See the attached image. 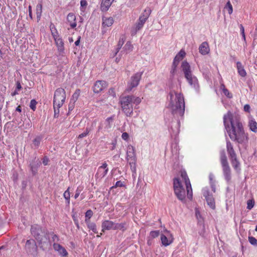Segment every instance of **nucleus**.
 <instances>
[{
    "label": "nucleus",
    "instance_id": "f257e3e1",
    "mask_svg": "<svg viewBox=\"0 0 257 257\" xmlns=\"http://www.w3.org/2000/svg\"><path fill=\"white\" fill-rule=\"evenodd\" d=\"M223 123L230 139L239 144L247 141V135L245 133L240 118L228 111L223 116Z\"/></svg>",
    "mask_w": 257,
    "mask_h": 257
},
{
    "label": "nucleus",
    "instance_id": "f03ea898",
    "mask_svg": "<svg viewBox=\"0 0 257 257\" xmlns=\"http://www.w3.org/2000/svg\"><path fill=\"white\" fill-rule=\"evenodd\" d=\"M175 95V100H173V92L170 93L171 101L170 106L173 113H178L179 115L182 116L185 111V102L183 95L181 93L174 92Z\"/></svg>",
    "mask_w": 257,
    "mask_h": 257
},
{
    "label": "nucleus",
    "instance_id": "7ed1b4c3",
    "mask_svg": "<svg viewBox=\"0 0 257 257\" xmlns=\"http://www.w3.org/2000/svg\"><path fill=\"white\" fill-rule=\"evenodd\" d=\"M66 99V92L62 88H57L54 95L53 108L54 110V117H58L59 115V109L61 107Z\"/></svg>",
    "mask_w": 257,
    "mask_h": 257
},
{
    "label": "nucleus",
    "instance_id": "20e7f679",
    "mask_svg": "<svg viewBox=\"0 0 257 257\" xmlns=\"http://www.w3.org/2000/svg\"><path fill=\"white\" fill-rule=\"evenodd\" d=\"M181 68L189 84L196 87L198 85V80L195 76H193L189 64L186 61H184L181 64Z\"/></svg>",
    "mask_w": 257,
    "mask_h": 257
},
{
    "label": "nucleus",
    "instance_id": "39448f33",
    "mask_svg": "<svg viewBox=\"0 0 257 257\" xmlns=\"http://www.w3.org/2000/svg\"><path fill=\"white\" fill-rule=\"evenodd\" d=\"M119 103L122 111L127 116H130L133 113L132 97L128 95L122 97Z\"/></svg>",
    "mask_w": 257,
    "mask_h": 257
},
{
    "label": "nucleus",
    "instance_id": "423d86ee",
    "mask_svg": "<svg viewBox=\"0 0 257 257\" xmlns=\"http://www.w3.org/2000/svg\"><path fill=\"white\" fill-rule=\"evenodd\" d=\"M220 160L225 179L227 182H229L230 181L231 178V169L229 166L227 157L224 150L221 151L220 153Z\"/></svg>",
    "mask_w": 257,
    "mask_h": 257
},
{
    "label": "nucleus",
    "instance_id": "0eeeda50",
    "mask_svg": "<svg viewBox=\"0 0 257 257\" xmlns=\"http://www.w3.org/2000/svg\"><path fill=\"white\" fill-rule=\"evenodd\" d=\"M151 13V10L149 8L146 9L139 17L136 26L131 30L132 35H135L137 32L143 28L147 19Z\"/></svg>",
    "mask_w": 257,
    "mask_h": 257
},
{
    "label": "nucleus",
    "instance_id": "6e6552de",
    "mask_svg": "<svg viewBox=\"0 0 257 257\" xmlns=\"http://www.w3.org/2000/svg\"><path fill=\"white\" fill-rule=\"evenodd\" d=\"M31 233L37 240L40 245H43L47 241V238L45 233L42 231V227L38 225L32 226Z\"/></svg>",
    "mask_w": 257,
    "mask_h": 257
},
{
    "label": "nucleus",
    "instance_id": "1a4fd4ad",
    "mask_svg": "<svg viewBox=\"0 0 257 257\" xmlns=\"http://www.w3.org/2000/svg\"><path fill=\"white\" fill-rule=\"evenodd\" d=\"M174 193L178 199L183 201L185 199V190L179 178H175L173 180Z\"/></svg>",
    "mask_w": 257,
    "mask_h": 257
},
{
    "label": "nucleus",
    "instance_id": "9d476101",
    "mask_svg": "<svg viewBox=\"0 0 257 257\" xmlns=\"http://www.w3.org/2000/svg\"><path fill=\"white\" fill-rule=\"evenodd\" d=\"M126 160L130 165L131 169L133 172L136 170L137 158L135 154V148L132 146H128L126 151Z\"/></svg>",
    "mask_w": 257,
    "mask_h": 257
},
{
    "label": "nucleus",
    "instance_id": "9b49d317",
    "mask_svg": "<svg viewBox=\"0 0 257 257\" xmlns=\"http://www.w3.org/2000/svg\"><path fill=\"white\" fill-rule=\"evenodd\" d=\"M25 249L29 255L33 257H36L38 254V246L36 241L33 239L27 240Z\"/></svg>",
    "mask_w": 257,
    "mask_h": 257
},
{
    "label": "nucleus",
    "instance_id": "f8f14e48",
    "mask_svg": "<svg viewBox=\"0 0 257 257\" xmlns=\"http://www.w3.org/2000/svg\"><path fill=\"white\" fill-rule=\"evenodd\" d=\"M143 74L142 72H137L133 75L127 83V88L126 91L130 92L134 88L138 86L139 84L140 81L142 78Z\"/></svg>",
    "mask_w": 257,
    "mask_h": 257
},
{
    "label": "nucleus",
    "instance_id": "ddd939ff",
    "mask_svg": "<svg viewBox=\"0 0 257 257\" xmlns=\"http://www.w3.org/2000/svg\"><path fill=\"white\" fill-rule=\"evenodd\" d=\"M181 176L183 180H184L186 185L187 197L190 200H191L193 197V191L191 187V184L190 180L188 177V175L187 174V173L184 171H181Z\"/></svg>",
    "mask_w": 257,
    "mask_h": 257
},
{
    "label": "nucleus",
    "instance_id": "4468645a",
    "mask_svg": "<svg viewBox=\"0 0 257 257\" xmlns=\"http://www.w3.org/2000/svg\"><path fill=\"white\" fill-rule=\"evenodd\" d=\"M114 120V116H111L110 117H107L104 123L101 122L98 127L97 132H99L100 131H106L108 132L111 128L112 122Z\"/></svg>",
    "mask_w": 257,
    "mask_h": 257
},
{
    "label": "nucleus",
    "instance_id": "2eb2a0df",
    "mask_svg": "<svg viewBox=\"0 0 257 257\" xmlns=\"http://www.w3.org/2000/svg\"><path fill=\"white\" fill-rule=\"evenodd\" d=\"M107 84L103 80L96 81L93 86V91L95 93H98L106 88Z\"/></svg>",
    "mask_w": 257,
    "mask_h": 257
},
{
    "label": "nucleus",
    "instance_id": "dca6fc26",
    "mask_svg": "<svg viewBox=\"0 0 257 257\" xmlns=\"http://www.w3.org/2000/svg\"><path fill=\"white\" fill-rule=\"evenodd\" d=\"M108 171L107 164L105 162L103 163L101 166L98 167L95 176L97 178H102L107 174Z\"/></svg>",
    "mask_w": 257,
    "mask_h": 257
},
{
    "label": "nucleus",
    "instance_id": "f3484780",
    "mask_svg": "<svg viewBox=\"0 0 257 257\" xmlns=\"http://www.w3.org/2000/svg\"><path fill=\"white\" fill-rule=\"evenodd\" d=\"M114 226L115 222L108 220H104L101 224L102 231L104 232L105 230H114Z\"/></svg>",
    "mask_w": 257,
    "mask_h": 257
},
{
    "label": "nucleus",
    "instance_id": "a211bd4d",
    "mask_svg": "<svg viewBox=\"0 0 257 257\" xmlns=\"http://www.w3.org/2000/svg\"><path fill=\"white\" fill-rule=\"evenodd\" d=\"M54 249L58 252L62 256L65 257L68 255V252L66 249L59 243L54 242L53 244Z\"/></svg>",
    "mask_w": 257,
    "mask_h": 257
},
{
    "label": "nucleus",
    "instance_id": "6ab92c4d",
    "mask_svg": "<svg viewBox=\"0 0 257 257\" xmlns=\"http://www.w3.org/2000/svg\"><path fill=\"white\" fill-rule=\"evenodd\" d=\"M66 23L69 24L71 28L74 29L77 26L76 16L74 14L70 13L68 14L66 18Z\"/></svg>",
    "mask_w": 257,
    "mask_h": 257
},
{
    "label": "nucleus",
    "instance_id": "aec40b11",
    "mask_svg": "<svg viewBox=\"0 0 257 257\" xmlns=\"http://www.w3.org/2000/svg\"><path fill=\"white\" fill-rule=\"evenodd\" d=\"M53 39L57 47L58 51L60 52H63L64 51V43L62 38L58 36Z\"/></svg>",
    "mask_w": 257,
    "mask_h": 257
},
{
    "label": "nucleus",
    "instance_id": "412c9836",
    "mask_svg": "<svg viewBox=\"0 0 257 257\" xmlns=\"http://www.w3.org/2000/svg\"><path fill=\"white\" fill-rule=\"evenodd\" d=\"M199 51L203 55L208 54L210 52V48L207 42H204L199 46Z\"/></svg>",
    "mask_w": 257,
    "mask_h": 257
},
{
    "label": "nucleus",
    "instance_id": "4be33fe9",
    "mask_svg": "<svg viewBox=\"0 0 257 257\" xmlns=\"http://www.w3.org/2000/svg\"><path fill=\"white\" fill-rule=\"evenodd\" d=\"M114 1V0H101L100 10L102 12L107 11Z\"/></svg>",
    "mask_w": 257,
    "mask_h": 257
},
{
    "label": "nucleus",
    "instance_id": "5701e85b",
    "mask_svg": "<svg viewBox=\"0 0 257 257\" xmlns=\"http://www.w3.org/2000/svg\"><path fill=\"white\" fill-rule=\"evenodd\" d=\"M226 150L229 158L236 156L233 145L229 141L226 142Z\"/></svg>",
    "mask_w": 257,
    "mask_h": 257
},
{
    "label": "nucleus",
    "instance_id": "b1692460",
    "mask_svg": "<svg viewBox=\"0 0 257 257\" xmlns=\"http://www.w3.org/2000/svg\"><path fill=\"white\" fill-rule=\"evenodd\" d=\"M185 51L184 50L181 49L175 57L173 63H175L177 65H178L179 62L182 60L185 57Z\"/></svg>",
    "mask_w": 257,
    "mask_h": 257
},
{
    "label": "nucleus",
    "instance_id": "393cba45",
    "mask_svg": "<svg viewBox=\"0 0 257 257\" xmlns=\"http://www.w3.org/2000/svg\"><path fill=\"white\" fill-rule=\"evenodd\" d=\"M113 22V19L111 17L102 18V26L103 27H110Z\"/></svg>",
    "mask_w": 257,
    "mask_h": 257
},
{
    "label": "nucleus",
    "instance_id": "a878e982",
    "mask_svg": "<svg viewBox=\"0 0 257 257\" xmlns=\"http://www.w3.org/2000/svg\"><path fill=\"white\" fill-rule=\"evenodd\" d=\"M126 223L125 222L121 223H115L114 230H119L124 232L126 230Z\"/></svg>",
    "mask_w": 257,
    "mask_h": 257
},
{
    "label": "nucleus",
    "instance_id": "bb28decb",
    "mask_svg": "<svg viewBox=\"0 0 257 257\" xmlns=\"http://www.w3.org/2000/svg\"><path fill=\"white\" fill-rule=\"evenodd\" d=\"M236 65L238 74L241 77H245L246 75V73L243 67L242 66L241 63L240 62H237Z\"/></svg>",
    "mask_w": 257,
    "mask_h": 257
},
{
    "label": "nucleus",
    "instance_id": "cd10ccee",
    "mask_svg": "<svg viewBox=\"0 0 257 257\" xmlns=\"http://www.w3.org/2000/svg\"><path fill=\"white\" fill-rule=\"evenodd\" d=\"M230 162L232 167L234 169L237 170L240 165V163L237 159V156L230 158Z\"/></svg>",
    "mask_w": 257,
    "mask_h": 257
},
{
    "label": "nucleus",
    "instance_id": "c85d7f7f",
    "mask_svg": "<svg viewBox=\"0 0 257 257\" xmlns=\"http://www.w3.org/2000/svg\"><path fill=\"white\" fill-rule=\"evenodd\" d=\"M206 201L207 202L208 205L212 208L215 209V201L212 196L208 195L207 196H205Z\"/></svg>",
    "mask_w": 257,
    "mask_h": 257
},
{
    "label": "nucleus",
    "instance_id": "c756f323",
    "mask_svg": "<svg viewBox=\"0 0 257 257\" xmlns=\"http://www.w3.org/2000/svg\"><path fill=\"white\" fill-rule=\"evenodd\" d=\"M98 122L97 119H95L93 120L90 123H88L86 128V130L89 133H90L94 128L96 127Z\"/></svg>",
    "mask_w": 257,
    "mask_h": 257
},
{
    "label": "nucleus",
    "instance_id": "7c9ffc66",
    "mask_svg": "<svg viewBox=\"0 0 257 257\" xmlns=\"http://www.w3.org/2000/svg\"><path fill=\"white\" fill-rule=\"evenodd\" d=\"M220 89L222 90L223 94L228 98H231L232 97V94L229 92V90L225 88V86L223 83L220 84Z\"/></svg>",
    "mask_w": 257,
    "mask_h": 257
},
{
    "label": "nucleus",
    "instance_id": "2f4dec72",
    "mask_svg": "<svg viewBox=\"0 0 257 257\" xmlns=\"http://www.w3.org/2000/svg\"><path fill=\"white\" fill-rule=\"evenodd\" d=\"M80 90L79 89H77L74 93L73 94L70 101L71 102H73V104L78 100L80 95Z\"/></svg>",
    "mask_w": 257,
    "mask_h": 257
},
{
    "label": "nucleus",
    "instance_id": "473e14b6",
    "mask_svg": "<svg viewBox=\"0 0 257 257\" xmlns=\"http://www.w3.org/2000/svg\"><path fill=\"white\" fill-rule=\"evenodd\" d=\"M161 240L163 245L166 246L170 245L172 242V240H169L164 234L161 235Z\"/></svg>",
    "mask_w": 257,
    "mask_h": 257
},
{
    "label": "nucleus",
    "instance_id": "72a5a7b5",
    "mask_svg": "<svg viewBox=\"0 0 257 257\" xmlns=\"http://www.w3.org/2000/svg\"><path fill=\"white\" fill-rule=\"evenodd\" d=\"M125 38L124 36H121L119 38L118 42L117 45V48H116V51L115 53V55H116L117 53L119 52V50L121 49L122 45H123V44L125 42Z\"/></svg>",
    "mask_w": 257,
    "mask_h": 257
},
{
    "label": "nucleus",
    "instance_id": "f704fd0d",
    "mask_svg": "<svg viewBox=\"0 0 257 257\" xmlns=\"http://www.w3.org/2000/svg\"><path fill=\"white\" fill-rule=\"evenodd\" d=\"M86 223L87 225L88 228L90 230H91L95 233H97L96 225L95 223L91 222V221L86 222Z\"/></svg>",
    "mask_w": 257,
    "mask_h": 257
},
{
    "label": "nucleus",
    "instance_id": "c9c22d12",
    "mask_svg": "<svg viewBox=\"0 0 257 257\" xmlns=\"http://www.w3.org/2000/svg\"><path fill=\"white\" fill-rule=\"evenodd\" d=\"M50 29L51 30V35H52L53 38L59 36L58 31H57L55 25L53 24H51V25L50 26Z\"/></svg>",
    "mask_w": 257,
    "mask_h": 257
},
{
    "label": "nucleus",
    "instance_id": "e433bc0d",
    "mask_svg": "<svg viewBox=\"0 0 257 257\" xmlns=\"http://www.w3.org/2000/svg\"><path fill=\"white\" fill-rule=\"evenodd\" d=\"M42 13V6L41 4L37 5L36 7V15L38 21L40 20Z\"/></svg>",
    "mask_w": 257,
    "mask_h": 257
},
{
    "label": "nucleus",
    "instance_id": "4c0bfd02",
    "mask_svg": "<svg viewBox=\"0 0 257 257\" xmlns=\"http://www.w3.org/2000/svg\"><path fill=\"white\" fill-rule=\"evenodd\" d=\"M249 126L250 130L253 132H257V123L253 120H251L249 123Z\"/></svg>",
    "mask_w": 257,
    "mask_h": 257
},
{
    "label": "nucleus",
    "instance_id": "58836bf2",
    "mask_svg": "<svg viewBox=\"0 0 257 257\" xmlns=\"http://www.w3.org/2000/svg\"><path fill=\"white\" fill-rule=\"evenodd\" d=\"M41 138L37 137L33 140V145L35 148H38L41 143Z\"/></svg>",
    "mask_w": 257,
    "mask_h": 257
},
{
    "label": "nucleus",
    "instance_id": "ea45409f",
    "mask_svg": "<svg viewBox=\"0 0 257 257\" xmlns=\"http://www.w3.org/2000/svg\"><path fill=\"white\" fill-rule=\"evenodd\" d=\"M70 187H68V189L64 192L63 194V196L64 198L66 199L68 204L70 203V194L69 192Z\"/></svg>",
    "mask_w": 257,
    "mask_h": 257
},
{
    "label": "nucleus",
    "instance_id": "a19ab883",
    "mask_svg": "<svg viewBox=\"0 0 257 257\" xmlns=\"http://www.w3.org/2000/svg\"><path fill=\"white\" fill-rule=\"evenodd\" d=\"M93 215V212L91 210H88L85 213V221L89 222L90 221V219Z\"/></svg>",
    "mask_w": 257,
    "mask_h": 257
},
{
    "label": "nucleus",
    "instance_id": "79ce46f5",
    "mask_svg": "<svg viewBox=\"0 0 257 257\" xmlns=\"http://www.w3.org/2000/svg\"><path fill=\"white\" fill-rule=\"evenodd\" d=\"M226 9L229 15H231L233 12V8L230 2V1H228L225 6L224 8Z\"/></svg>",
    "mask_w": 257,
    "mask_h": 257
},
{
    "label": "nucleus",
    "instance_id": "37998d69",
    "mask_svg": "<svg viewBox=\"0 0 257 257\" xmlns=\"http://www.w3.org/2000/svg\"><path fill=\"white\" fill-rule=\"evenodd\" d=\"M133 48H134L133 45L132 44L131 42L130 41L127 42L124 47V50L128 52L132 51L133 49Z\"/></svg>",
    "mask_w": 257,
    "mask_h": 257
},
{
    "label": "nucleus",
    "instance_id": "c03bdc74",
    "mask_svg": "<svg viewBox=\"0 0 257 257\" xmlns=\"http://www.w3.org/2000/svg\"><path fill=\"white\" fill-rule=\"evenodd\" d=\"M132 97V103L136 105L139 104L142 101V98L140 97H136L134 95H131Z\"/></svg>",
    "mask_w": 257,
    "mask_h": 257
},
{
    "label": "nucleus",
    "instance_id": "a18cd8bd",
    "mask_svg": "<svg viewBox=\"0 0 257 257\" xmlns=\"http://www.w3.org/2000/svg\"><path fill=\"white\" fill-rule=\"evenodd\" d=\"M87 6V2L86 0H81V1H80V10L82 12L85 11Z\"/></svg>",
    "mask_w": 257,
    "mask_h": 257
},
{
    "label": "nucleus",
    "instance_id": "49530a36",
    "mask_svg": "<svg viewBox=\"0 0 257 257\" xmlns=\"http://www.w3.org/2000/svg\"><path fill=\"white\" fill-rule=\"evenodd\" d=\"M160 231L159 230H154L150 232V236L152 238H155L159 235Z\"/></svg>",
    "mask_w": 257,
    "mask_h": 257
},
{
    "label": "nucleus",
    "instance_id": "de8ad7c7",
    "mask_svg": "<svg viewBox=\"0 0 257 257\" xmlns=\"http://www.w3.org/2000/svg\"><path fill=\"white\" fill-rule=\"evenodd\" d=\"M37 104V102L35 99H32L31 100L30 107L33 111H35L36 109V105Z\"/></svg>",
    "mask_w": 257,
    "mask_h": 257
},
{
    "label": "nucleus",
    "instance_id": "09e8293b",
    "mask_svg": "<svg viewBox=\"0 0 257 257\" xmlns=\"http://www.w3.org/2000/svg\"><path fill=\"white\" fill-rule=\"evenodd\" d=\"M248 241L251 244L257 246V239L255 237L249 236Z\"/></svg>",
    "mask_w": 257,
    "mask_h": 257
},
{
    "label": "nucleus",
    "instance_id": "8fccbe9b",
    "mask_svg": "<svg viewBox=\"0 0 257 257\" xmlns=\"http://www.w3.org/2000/svg\"><path fill=\"white\" fill-rule=\"evenodd\" d=\"M254 202L253 200H248L247 202V208L250 210L254 206Z\"/></svg>",
    "mask_w": 257,
    "mask_h": 257
},
{
    "label": "nucleus",
    "instance_id": "3c124183",
    "mask_svg": "<svg viewBox=\"0 0 257 257\" xmlns=\"http://www.w3.org/2000/svg\"><path fill=\"white\" fill-rule=\"evenodd\" d=\"M123 186H124L123 183L120 181H118L115 183V185L111 187V188L112 189V188H116L118 187H123Z\"/></svg>",
    "mask_w": 257,
    "mask_h": 257
},
{
    "label": "nucleus",
    "instance_id": "603ef678",
    "mask_svg": "<svg viewBox=\"0 0 257 257\" xmlns=\"http://www.w3.org/2000/svg\"><path fill=\"white\" fill-rule=\"evenodd\" d=\"M51 235L53 241L58 242L59 241V237L57 235L53 232L51 233Z\"/></svg>",
    "mask_w": 257,
    "mask_h": 257
},
{
    "label": "nucleus",
    "instance_id": "864d4df0",
    "mask_svg": "<svg viewBox=\"0 0 257 257\" xmlns=\"http://www.w3.org/2000/svg\"><path fill=\"white\" fill-rule=\"evenodd\" d=\"M90 133L88 132L86 130L82 134H80L78 136V139H82L86 137Z\"/></svg>",
    "mask_w": 257,
    "mask_h": 257
},
{
    "label": "nucleus",
    "instance_id": "5fc2aeb1",
    "mask_svg": "<svg viewBox=\"0 0 257 257\" xmlns=\"http://www.w3.org/2000/svg\"><path fill=\"white\" fill-rule=\"evenodd\" d=\"M177 66L178 65H177L175 63H173L172 69L170 71L171 73H172L173 75L175 73Z\"/></svg>",
    "mask_w": 257,
    "mask_h": 257
},
{
    "label": "nucleus",
    "instance_id": "6e6d98bb",
    "mask_svg": "<svg viewBox=\"0 0 257 257\" xmlns=\"http://www.w3.org/2000/svg\"><path fill=\"white\" fill-rule=\"evenodd\" d=\"M109 95L112 96L113 97H115V92L114 88H111L108 90V92Z\"/></svg>",
    "mask_w": 257,
    "mask_h": 257
},
{
    "label": "nucleus",
    "instance_id": "4d7b16f0",
    "mask_svg": "<svg viewBox=\"0 0 257 257\" xmlns=\"http://www.w3.org/2000/svg\"><path fill=\"white\" fill-rule=\"evenodd\" d=\"M121 138L123 140L127 141L128 139L129 135L127 133L124 132L122 134Z\"/></svg>",
    "mask_w": 257,
    "mask_h": 257
},
{
    "label": "nucleus",
    "instance_id": "13d9d810",
    "mask_svg": "<svg viewBox=\"0 0 257 257\" xmlns=\"http://www.w3.org/2000/svg\"><path fill=\"white\" fill-rule=\"evenodd\" d=\"M240 30L242 37L245 40V34H244V27H243V26L242 25H240Z\"/></svg>",
    "mask_w": 257,
    "mask_h": 257
},
{
    "label": "nucleus",
    "instance_id": "bf43d9fd",
    "mask_svg": "<svg viewBox=\"0 0 257 257\" xmlns=\"http://www.w3.org/2000/svg\"><path fill=\"white\" fill-rule=\"evenodd\" d=\"M243 109L245 111L249 112L250 110V107L249 104H245L244 106Z\"/></svg>",
    "mask_w": 257,
    "mask_h": 257
},
{
    "label": "nucleus",
    "instance_id": "052dcab7",
    "mask_svg": "<svg viewBox=\"0 0 257 257\" xmlns=\"http://www.w3.org/2000/svg\"><path fill=\"white\" fill-rule=\"evenodd\" d=\"M116 140L113 141L111 143V147L110 148V150H114L115 148H116Z\"/></svg>",
    "mask_w": 257,
    "mask_h": 257
},
{
    "label": "nucleus",
    "instance_id": "680f3d73",
    "mask_svg": "<svg viewBox=\"0 0 257 257\" xmlns=\"http://www.w3.org/2000/svg\"><path fill=\"white\" fill-rule=\"evenodd\" d=\"M48 162H49L48 158L47 157H44L43 160V164L45 166H46V165H48Z\"/></svg>",
    "mask_w": 257,
    "mask_h": 257
},
{
    "label": "nucleus",
    "instance_id": "e2e57ef3",
    "mask_svg": "<svg viewBox=\"0 0 257 257\" xmlns=\"http://www.w3.org/2000/svg\"><path fill=\"white\" fill-rule=\"evenodd\" d=\"M29 16L30 18L32 19V7L31 6H29Z\"/></svg>",
    "mask_w": 257,
    "mask_h": 257
},
{
    "label": "nucleus",
    "instance_id": "0e129e2a",
    "mask_svg": "<svg viewBox=\"0 0 257 257\" xmlns=\"http://www.w3.org/2000/svg\"><path fill=\"white\" fill-rule=\"evenodd\" d=\"M22 89V86L20 82L17 81L16 83V89L18 90H20Z\"/></svg>",
    "mask_w": 257,
    "mask_h": 257
},
{
    "label": "nucleus",
    "instance_id": "69168bd1",
    "mask_svg": "<svg viewBox=\"0 0 257 257\" xmlns=\"http://www.w3.org/2000/svg\"><path fill=\"white\" fill-rule=\"evenodd\" d=\"M80 193V190H79L78 189H77L76 191L75 194L74 195L75 199H76L78 197Z\"/></svg>",
    "mask_w": 257,
    "mask_h": 257
},
{
    "label": "nucleus",
    "instance_id": "338daca9",
    "mask_svg": "<svg viewBox=\"0 0 257 257\" xmlns=\"http://www.w3.org/2000/svg\"><path fill=\"white\" fill-rule=\"evenodd\" d=\"M74 104H73V102H70L69 105V110H72L74 108Z\"/></svg>",
    "mask_w": 257,
    "mask_h": 257
},
{
    "label": "nucleus",
    "instance_id": "774afa93",
    "mask_svg": "<svg viewBox=\"0 0 257 257\" xmlns=\"http://www.w3.org/2000/svg\"><path fill=\"white\" fill-rule=\"evenodd\" d=\"M80 39H81V37L79 36L78 37V39H77V41H76L75 42V45L76 46H79V45Z\"/></svg>",
    "mask_w": 257,
    "mask_h": 257
}]
</instances>
